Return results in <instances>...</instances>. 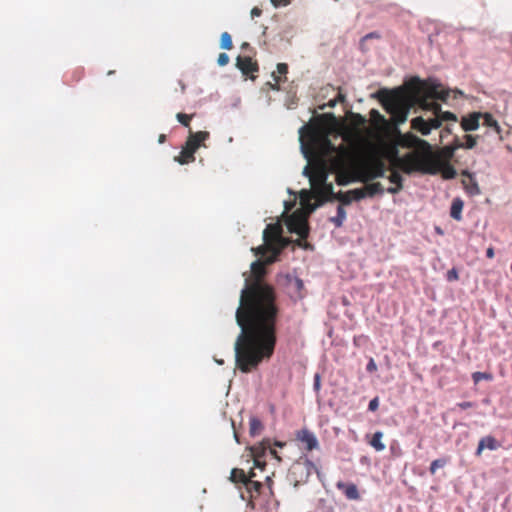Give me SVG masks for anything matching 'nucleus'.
I'll return each mask as SVG.
<instances>
[{
    "mask_svg": "<svg viewBox=\"0 0 512 512\" xmlns=\"http://www.w3.org/2000/svg\"><path fill=\"white\" fill-rule=\"evenodd\" d=\"M265 274L264 262L256 260L251 264L235 313L241 328L234 345L235 363L243 373H249L262 361L269 360L277 343L279 307L274 288L263 280Z\"/></svg>",
    "mask_w": 512,
    "mask_h": 512,
    "instance_id": "nucleus-1",
    "label": "nucleus"
},
{
    "mask_svg": "<svg viewBox=\"0 0 512 512\" xmlns=\"http://www.w3.org/2000/svg\"><path fill=\"white\" fill-rule=\"evenodd\" d=\"M449 93L443 90L439 85H431L422 92L421 87H416L410 95H404L400 92H390L386 98V110L390 113L395 125L404 123L407 120L409 111L414 104L431 115L426 118L423 116L415 117L411 120V128L426 136L433 129L441 127L443 122H457V116L449 111H442L441 105L433 99L446 101Z\"/></svg>",
    "mask_w": 512,
    "mask_h": 512,
    "instance_id": "nucleus-2",
    "label": "nucleus"
},
{
    "mask_svg": "<svg viewBox=\"0 0 512 512\" xmlns=\"http://www.w3.org/2000/svg\"><path fill=\"white\" fill-rule=\"evenodd\" d=\"M309 147H304L305 157L310 161L304 168V175L309 178L313 190L327 181L330 171L329 158L334 155L336 146L328 136H320L314 129L309 130Z\"/></svg>",
    "mask_w": 512,
    "mask_h": 512,
    "instance_id": "nucleus-3",
    "label": "nucleus"
},
{
    "mask_svg": "<svg viewBox=\"0 0 512 512\" xmlns=\"http://www.w3.org/2000/svg\"><path fill=\"white\" fill-rule=\"evenodd\" d=\"M330 171L336 174L338 185H347L358 181V160L355 151L348 146L336 147L329 159Z\"/></svg>",
    "mask_w": 512,
    "mask_h": 512,
    "instance_id": "nucleus-4",
    "label": "nucleus"
},
{
    "mask_svg": "<svg viewBox=\"0 0 512 512\" xmlns=\"http://www.w3.org/2000/svg\"><path fill=\"white\" fill-rule=\"evenodd\" d=\"M432 163L431 154L420 155L414 152L408 153L403 157H396L393 161V165L406 174L413 172L428 174V172H434L435 169L431 166Z\"/></svg>",
    "mask_w": 512,
    "mask_h": 512,
    "instance_id": "nucleus-5",
    "label": "nucleus"
},
{
    "mask_svg": "<svg viewBox=\"0 0 512 512\" xmlns=\"http://www.w3.org/2000/svg\"><path fill=\"white\" fill-rule=\"evenodd\" d=\"M209 136L210 134L207 131L192 132L190 130L185 145L182 147L179 156L175 157V161L181 165L193 162L195 160V152Z\"/></svg>",
    "mask_w": 512,
    "mask_h": 512,
    "instance_id": "nucleus-6",
    "label": "nucleus"
},
{
    "mask_svg": "<svg viewBox=\"0 0 512 512\" xmlns=\"http://www.w3.org/2000/svg\"><path fill=\"white\" fill-rule=\"evenodd\" d=\"M386 165L381 160H375L366 165L358 164V181L368 183L369 181L385 176Z\"/></svg>",
    "mask_w": 512,
    "mask_h": 512,
    "instance_id": "nucleus-7",
    "label": "nucleus"
},
{
    "mask_svg": "<svg viewBox=\"0 0 512 512\" xmlns=\"http://www.w3.org/2000/svg\"><path fill=\"white\" fill-rule=\"evenodd\" d=\"M287 228L291 233L297 234L302 239H307L309 236V224L307 217L301 211L293 212L286 221Z\"/></svg>",
    "mask_w": 512,
    "mask_h": 512,
    "instance_id": "nucleus-8",
    "label": "nucleus"
},
{
    "mask_svg": "<svg viewBox=\"0 0 512 512\" xmlns=\"http://www.w3.org/2000/svg\"><path fill=\"white\" fill-rule=\"evenodd\" d=\"M263 240L266 245H273L277 252L283 249L287 241L282 237V226L279 223L268 224L263 232Z\"/></svg>",
    "mask_w": 512,
    "mask_h": 512,
    "instance_id": "nucleus-9",
    "label": "nucleus"
},
{
    "mask_svg": "<svg viewBox=\"0 0 512 512\" xmlns=\"http://www.w3.org/2000/svg\"><path fill=\"white\" fill-rule=\"evenodd\" d=\"M395 143L403 148L423 147L430 148L427 141L420 139L413 133H401L398 129L395 130Z\"/></svg>",
    "mask_w": 512,
    "mask_h": 512,
    "instance_id": "nucleus-10",
    "label": "nucleus"
},
{
    "mask_svg": "<svg viewBox=\"0 0 512 512\" xmlns=\"http://www.w3.org/2000/svg\"><path fill=\"white\" fill-rule=\"evenodd\" d=\"M431 160L433 163L431 166L435 169L434 172H428V174L435 175L437 173H441V176L446 179H454L457 175L455 168L446 161H443L439 155H432Z\"/></svg>",
    "mask_w": 512,
    "mask_h": 512,
    "instance_id": "nucleus-11",
    "label": "nucleus"
},
{
    "mask_svg": "<svg viewBox=\"0 0 512 512\" xmlns=\"http://www.w3.org/2000/svg\"><path fill=\"white\" fill-rule=\"evenodd\" d=\"M296 440L300 442L305 450L312 451L319 448L316 435L307 428L300 429L295 434Z\"/></svg>",
    "mask_w": 512,
    "mask_h": 512,
    "instance_id": "nucleus-12",
    "label": "nucleus"
},
{
    "mask_svg": "<svg viewBox=\"0 0 512 512\" xmlns=\"http://www.w3.org/2000/svg\"><path fill=\"white\" fill-rule=\"evenodd\" d=\"M314 193L319 198L320 204L323 202H331L336 200L337 193L333 191V185L331 183L324 182L315 188Z\"/></svg>",
    "mask_w": 512,
    "mask_h": 512,
    "instance_id": "nucleus-13",
    "label": "nucleus"
},
{
    "mask_svg": "<svg viewBox=\"0 0 512 512\" xmlns=\"http://www.w3.org/2000/svg\"><path fill=\"white\" fill-rule=\"evenodd\" d=\"M363 198H365L364 190L357 188L347 192L339 191L335 199L341 202V205L343 206L349 205L353 200L359 201Z\"/></svg>",
    "mask_w": 512,
    "mask_h": 512,
    "instance_id": "nucleus-14",
    "label": "nucleus"
},
{
    "mask_svg": "<svg viewBox=\"0 0 512 512\" xmlns=\"http://www.w3.org/2000/svg\"><path fill=\"white\" fill-rule=\"evenodd\" d=\"M289 295L293 300H299L304 297V283L301 279L295 277L288 280Z\"/></svg>",
    "mask_w": 512,
    "mask_h": 512,
    "instance_id": "nucleus-15",
    "label": "nucleus"
},
{
    "mask_svg": "<svg viewBox=\"0 0 512 512\" xmlns=\"http://www.w3.org/2000/svg\"><path fill=\"white\" fill-rule=\"evenodd\" d=\"M482 117L481 112H473L461 119V128L465 131H474L479 127V121Z\"/></svg>",
    "mask_w": 512,
    "mask_h": 512,
    "instance_id": "nucleus-16",
    "label": "nucleus"
},
{
    "mask_svg": "<svg viewBox=\"0 0 512 512\" xmlns=\"http://www.w3.org/2000/svg\"><path fill=\"white\" fill-rule=\"evenodd\" d=\"M236 66L244 75H249L258 71L257 63L253 62L248 56H238L236 59Z\"/></svg>",
    "mask_w": 512,
    "mask_h": 512,
    "instance_id": "nucleus-17",
    "label": "nucleus"
},
{
    "mask_svg": "<svg viewBox=\"0 0 512 512\" xmlns=\"http://www.w3.org/2000/svg\"><path fill=\"white\" fill-rule=\"evenodd\" d=\"M336 487L338 490L342 491L343 494L349 500H359L360 494L357 486L354 483H345L343 481H338L336 483Z\"/></svg>",
    "mask_w": 512,
    "mask_h": 512,
    "instance_id": "nucleus-18",
    "label": "nucleus"
},
{
    "mask_svg": "<svg viewBox=\"0 0 512 512\" xmlns=\"http://www.w3.org/2000/svg\"><path fill=\"white\" fill-rule=\"evenodd\" d=\"M500 447L499 442L493 436H486L480 439L476 450V455L480 456L484 449L496 450Z\"/></svg>",
    "mask_w": 512,
    "mask_h": 512,
    "instance_id": "nucleus-19",
    "label": "nucleus"
},
{
    "mask_svg": "<svg viewBox=\"0 0 512 512\" xmlns=\"http://www.w3.org/2000/svg\"><path fill=\"white\" fill-rule=\"evenodd\" d=\"M462 174H463V176L468 177L467 180L464 179L462 181L466 192L469 195H471V196H475V195L480 194V188H479L478 183L476 182V180L473 178L472 174L469 173L468 171H463Z\"/></svg>",
    "mask_w": 512,
    "mask_h": 512,
    "instance_id": "nucleus-20",
    "label": "nucleus"
},
{
    "mask_svg": "<svg viewBox=\"0 0 512 512\" xmlns=\"http://www.w3.org/2000/svg\"><path fill=\"white\" fill-rule=\"evenodd\" d=\"M359 189L364 190L365 197H373L384 193V188L380 182L366 184L365 187Z\"/></svg>",
    "mask_w": 512,
    "mask_h": 512,
    "instance_id": "nucleus-21",
    "label": "nucleus"
},
{
    "mask_svg": "<svg viewBox=\"0 0 512 512\" xmlns=\"http://www.w3.org/2000/svg\"><path fill=\"white\" fill-rule=\"evenodd\" d=\"M247 493L249 494V498H256L260 495L262 489V483L259 481H255L249 478L248 482L245 485Z\"/></svg>",
    "mask_w": 512,
    "mask_h": 512,
    "instance_id": "nucleus-22",
    "label": "nucleus"
},
{
    "mask_svg": "<svg viewBox=\"0 0 512 512\" xmlns=\"http://www.w3.org/2000/svg\"><path fill=\"white\" fill-rule=\"evenodd\" d=\"M463 206L464 203L460 198L453 199L450 209V216L457 221L462 220Z\"/></svg>",
    "mask_w": 512,
    "mask_h": 512,
    "instance_id": "nucleus-23",
    "label": "nucleus"
},
{
    "mask_svg": "<svg viewBox=\"0 0 512 512\" xmlns=\"http://www.w3.org/2000/svg\"><path fill=\"white\" fill-rule=\"evenodd\" d=\"M481 118L483 119V125L492 128L500 136V139H502V136H501L502 129H501L500 125L498 124V122L494 119L492 114L482 113Z\"/></svg>",
    "mask_w": 512,
    "mask_h": 512,
    "instance_id": "nucleus-24",
    "label": "nucleus"
},
{
    "mask_svg": "<svg viewBox=\"0 0 512 512\" xmlns=\"http://www.w3.org/2000/svg\"><path fill=\"white\" fill-rule=\"evenodd\" d=\"M230 480L233 483H242L244 486L249 480L243 469L234 468L231 471Z\"/></svg>",
    "mask_w": 512,
    "mask_h": 512,
    "instance_id": "nucleus-25",
    "label": "nucleus"
},
{
    "mask_svg": "<svg viewBox=\"0 0 512 512\" xmlns=\"http://www.w3.org/2000/svg\"><path fill=\"white\" fill-rule=\"evenodd\" d=\"M383 438V432L376 431L373 435L371 440L369 441V444L376 450V451H383L385 449V445L382 442Z\"/></svg>",
    "mask_w": 512,
    "mask_h": 512,
    "instance_id": "nucleus-26",
    "label": "nucleus"
},
{
    "mask_svg": "<svg viewBox=\"0 0 512 512\" xmlns=\"http://www.w3.org/2000/svg\"><path fill=\"white\" fill-rule=\"evenodd\" d=\"M249 426V432L252 436L259 435L263 430V424L257 417L250 418Z\"/></svg>",
    "mask_w": 512,
    "mask_h": 512,
    "instance_id": "nucleus-27",
    "label": "nucleus"
},
{
    "mask_svg": "<svg viewBox=\"0 0 512 512\" xmlns=\"http://www.w3.org/2000/svg\"><path fill=\"white\" fill-rule=\"evenodd\" d=\"M346 219V211L342 205L337 207V215L335 217H331L330 221L337 227H341Z\"/></svg>",
    "mask_w": 512,
    "mask_h": 512,
    "instance_id": "nucleus-28",
    "label": "nucleus"
},
{
    "mask_svg": "<svg viewBox=\"0 0 512 512\" xmlns=\"http://www.w3.org/2000/svg\"><path fill=\"white\" fill-rule=\"evenodd\" d=\"M288 72V65L286 63H279L277 65V74L273 73L272 76L276 82V84H279L282 81L281 76H284V80L286 79V74Z\"/></svg>",
    "mask_w": 512,
    "mask_h": 512,
    "instance_id": "nucleus-29",
    "label": "nucleus"
},
{
    "mask_svg": "<svg viewBox=\"0 0 512 512\" xmlns=\"http://www.w3.org/2000/svg\"><path fill=\"white\" fill-rule=\"evenodd\" d=\"M220 47L225 50L233 48L232 38L228 32H223L220 37Z\"/></svg>",
    "mask_w": 512,
    "mask_h": 512,
    "instance_id": "nucleus-30",
    "label": "nucleus"
},
{
    "mask_svg": "<svg viewBox=\"0 0 512 512\" xmlns=\"http://www.w3.org/2000/svg\"><path fill=\"white\" fill-rule=\"evenodd\" d=\"M268 250H272L274 255L279 253V252H277L276 247H274L273 245H266L265 242L263 245L252 249V251L255 253V255H261V256H264Z\"/></svg>",
    "mask_w": 512,
    "mask_h": 512,
    "instance_id": "nucleus-31",
    "label": "nucleus"
},
{
    "mask_svg": "<svg viewBox=\"0 0 512 512\" xmlns=\"http://www.w3.org/2000/svg\"><path fill=\"white\" fill-rule=\"evenodd\" d=\"M302 468H305L306 469V472H307V476L310 474V471L311 469H315V466L313 464V462H311L310 460L308 459H305V461L303 463L301 462H297L296 464H294L293 466V470L296 472L298 470H301Z\"/></svg>",
    "mask_w": 512,
    "mask_h": 512,
    "instance_id": "nucleus-32",
    "label": "nucleus"
},
{
    "mask_svg": "<svg viewBox=\"0 0 512 512\" xmlns=\"http://www.w3.org/2000/svg\"><path fill=\"white\" fill-rule=\"evenodd\" d=\"M447 464L446 458L436 459L431 462L429 472L434 475L438 468H442Z\"/></svg>",
    "mask_w": 512,
    "mask_h": 512,
    "instance_id": "nucleus-33",
    "label": "nucleus"
},
{
    "mask_svg": "<svg viewBox=\"0 0 512 512\" xmlns=\"http://www.w3.org/2000/svg\"><path fill=\"white\" fill-rule=\"evenodd\" d=\"M492 378V374L487 372H474L472 374V379L475 384H478L482 380H492Z\"/></svg>",
    "mask_w": 512,
    "mask_h": 512,
    "instance_id": "nucleus-34",
    "label": "nucleus"
},
{
    "mask_svg": "<svg viewBox=\"0 0 512 512\" xmlns=\"http://www.w3.org/2000/svg\"><path fill=\"white\" fill-rule=\"evenodd\" d=\"M195 114H185V113H177L176 118L177 120L185 127H190V122Z\"/></svg>",
    "mask_w": 512,
    "mask_h": 512,
    "instance_id": "nucleus-35",
    "label": "nucleus"
},
{
    "mask_svg": "<svg viewBox=\"0 0 512 512\" xmlns=\"http://www.w3.org/2000/svg\"><path fill=\"white\" fill-rule=\"evenodd\" d=\"M455 151L456 150H454V148L451 145L445 146L441 151V154L443 156V158L441 159L443 161L449 162L453 158Z\"/></svg>",
    "mask_w": 512,
    "mask_h": 512,
    "instance_id": "nucleus-36",
    "label": "nucleus"
},
{
    "mask_svg": "<svg viewBox=\"0 0 512 512\" xmlns=\"http://www.w3.org/2000/svg\"><path fill=\"white\" fill-rule=\"evenodd\" d=\"M465 138V149H473L477 144V136L466 134Z\"/></svg>",
    "mask_w": 512,
    "mask_h": 512,
    "instance_id": "nucleus-37",
    "label": "nucleus"
},
{
    "mask_svg": "<svg viewBox=\"0 0 512 512\" xmlns=\"http://www.w3.org/2000/svg\"><path fill=\"white\" fill-rule=\"evenodd\" d=\"M389 181L395 185H403V178L397 171H392L390 176L388 177Z\"/></svg>",
    "mask_w": 512,
    "mask_h": 512,
    "instance_id": "nucleus-38",
    "label": "nucleus"
},
{
    "mask_svg": "<svg viewBox=\"0 0 512 512\" xmlns=\"http://www.w3.org/2000/svg\"><path fill=\"white\" fill-rule=\"evenodd\" d=\"M446 279L449 282L457 281L459 279L458 271L455 268L450 269L446 274Z\"/></svg>",
    "mask_w": 512,
    "mask_h": 512,
    "instance_id": "nucleus-39",
    "label": "nucleus"
},
{
    "mask_svg": "<svg viewBox=\"0 0 512 512\" xmlns=\"http://www.w3.org/2000/svg\"><path fill=\"white\" fill-rule=\"evenodd\" d=\"M229 56L226 53H220L217 59L219 66H225L229 63Z\"/></svg>",
    "mask_w": 512,
    "mask_h": 512,
    "instance_id": "nucleus-40",
    "label": "nucleus"
},
{
    "mask_svg": "<svg viewBox=\"0 0 512 512\" xmlns=\"http://www.w3.org/2000/svg\"><path fill=\"white\" fill-rule=\"evenodd\" d=\"M450 145L454 148V150L465 148V143L462 142L457 136L454 137Z\"/></svg>",
    "mask_w": 512,
    "mask_h": 512,
    "instance_id": "nucleus-41",
    "label": "nucleus"
},
{
    "mask_svg": "<svg viewBox=\"0 0 512 512\" xmlns=\"http://www.w3.org/2000/svg\"><path fill=\"white\" fill-rule=\"evenodd\" d=\"M295 244L304 249H312V246L306 241V239H302L301 237L295 241Z\"/></svg>",
    "mask_w": 512,
    "mask_h": 512,
    "instance_id": "nucleus-42",
    "label": "nucleus"
},
{
    "mask_svg": "<svg viewBox=\"0 0 512 512\" xmlns=\"http://www.w3.org/2000/svg\"><path fill=\"white\" fill-rule=\"evenodd\" d=\"M379 407V398L378 397H375L373 398L370 402H369V406H368V409L370 411H376Z\"/></svg>",
    "mask_w": 512,
    "mask_h": 512,
    "instance_id": "nucleus-43",
    "label": "nucleus"
},
{
    "mask_svg": "<svg viewBox=\"0 0 512 512\" xmlns=\"http://www.w3.org/2000/svg\"><path fill=\"white\" fill-rule=\"evenodd\" d=\"M366 370L368 372H375L377 370V364H376V362L374 361L373 358H370V360H369V362H368V364L366 366Z\"/></svg>",
    "mask_w": 512,
    "mask_h": 512,
    "instance_id": "nucleus-44",
    "label": "nucleus"
},
{
    "mask_svg": "<svg viewBox=\"0 0 512 512\" xmlns=\"http://www.w3.org/2000/svg\"><path fill=\"white\" fill-rule=\"evenodd\" d=\"M475 404L473 402H470V401H464V402H460L457 404V407H459L460 409H468V408H472L474 407Z\"/></svg>",
    "mask_w": 512,
    "mask_h": 512,
    "instance_id": "nucleus-45",
    "label": "nucleus"
},
{
    "mask_svg": "<svg viewBox=\"0 0 512 512\" xmlns=\"http://www.w3.org/2000/svg\"><path fill=\"white\" fill-rule=\"evenodd\" d=\"M353 119L357 125H363L366 122V119L360 114H353Z\"/></svg>",
    "mask_w": 512,
    "mask_h": 512,
    "instance_id": "nucleus-46",
    "label": "nucleus"
},
{
    "mask_svg": "<svg viewBox=\"0 0 512 512\" xmlns=\"http://www.w3.org/2000/svg\"><path fill=\"white\" fill-rule=\"evenodd\" d=\"M403 188V185H395L394 187H389L387 189V192L390 193V194H397L398 192H400Z\"/></svg>",
    "mask_w": 512,
    "mask_h": 512,
    "instance_id": "nucleus-47",
    "label": "nucleus"
},
{
    "mask_svg": "<svg viewBox=\"0 0 512 512\" xmlns=\"http://www.w3.org/2000/svg\"><path fill=\"white\" fill-rule=\"evenodd\" d=\"M274 6H286L290 3V0H271Z\"/></svg>",
    "mask_w": 512,
    "mask_h": 512,
    "instance_id": "nucleus-48",
    "label": "nucleus"
},
{
    "mask_svg": "<svg viewBox=\"0 0 512 512\" xmlns=\"http://www.w3.org/2000/svg\"><path fill=\"white\" fill-rule=\"evenodd\" d=\"M261 14H262V10L260 8H258V7L252 8V10H251L252 18L259 17Z\"/></svg>",
    "mask_w": 512,
    "mask_h": 512,
    "instance_id": "nucleus-49",
    "label": "nucleus"
},
{
    "mask_svg": "<svg viewBox=\"0 0 512 512\" xmlns=\"http://www.w3.org/2000/svg\"><path fill=\"white\" fill-rule=\"evenodd\" d=\"M314 388L315 390L320 389V376L318 374H316L314 378Z\"/></svg>",
    "mask_w": 512,
    "mask_h": 512,
    "instance_id": "nucleus-50",
    "label": "nucleus"
},
{
    "mask_svg": "<svg viewBox=\"0 0 512 512\" xmlns=\"http://www.w3.org/2000/svg\"><path fill=\"white\" fill-rule=\"evenodd\" d=\"M266 484H267V486L269 488L270 494L273 495V489H272L273 481H272V479L269 476L266 477Z\"/></svg>",
    "mask_w": 512,
    "mask_h": 512,
    "instance_id": "nucleus-51",
    "label": "nucleus"
},
{
    "mask_svg": "<svg viewBox=\"0 0 512 512\" xmlns=\"http://www.w3.org/2000/svg\"><path fill=\"white\" fill-rule=\"evenodd\" d=\"M486 256H487L488 258H490V259L494 257V248H493V247H489V248H487V250H486Z\"/></svg>",
    "mask_w": 512,
    "mask_h": 512,
    "instance_id": "nucleus-52",
    "label": "nucleus"
},
{
    "mask_svg": "<svg viewBox=\"0 0 512 512\" xmlns=\"http://www.w3.org/2000/svg\"><path fill=\"white\" fill-rule=\"evenodd\" d=\"M338 100L337 99H331L326 105L330 108H333L337 105Z\"/></svg>",
    "mask_w": 512,
    "mask_h": 512,
    "instance_id": "nucleus-53",
    "label": "nucleus"
},
{
    "mask_svg": "<svg viewBox=\"0 0 512 512\" xmlns=\"http://www.w3.org/2000/svg\"><path fill=\"white\" fill-rule=\"evenodd\" d=\"M326 118L330 119L333 123H336L337 122V119L335 117L334 114L330 113V114H326L325 115Z\"/></svg>",
    "mask_w": 512,
    "mask_h": 512,
    "instance_id": "nucleus-54",
    "label": "nucleus"
},
{
    "mask_svg": "<svg viewBox=\"0 0 512 512\" xmlns=\"http://www.w3.org/2000/svg\"><path fill=\"white\" fill-rule=\"evenodd\" d=\"M335 99H337L338 102H344L345 101V95H343L341 92H339Z\"/></svg>",
    "mask_w": 512,
    "mask_h": 512,
    "instance_id": "nucleus-55",
    "label": "nucleus"
},
{
    "mask_svg": "<svg viewBox=\"0 0 512 512\" xmlns=\"http://www.w3.org/2000/svg\"><path fill=\"white\" fill-rule=\"evenodd\" d=\"M165 141H166V135L165 134H160L159 138H158V142L162 144Z\"/></svg>",
    "mask_w": 512,
    "mask_h": 512,
    "instance_id": "nucleus-56",
    "label": "nucleus"
},
{
    "mask_svg": "<svg viewBox=\"0 0 512 512\" xmlns=\"http://www.w3.org/2000/svg\"><path fill=\"white\" fill-rule=\"evenodd\" d=\"M269 453L273 455L276 459L280 460V457L277 455V452L274 449L270 448Z\"/></svg>",
    "mask_w": 512,
    "mask_h": 512,
    "instance_id": "nucleus-57",
    "label": "nucleus"
},
{
    "mask_svg": "<svg viewBox=\"0 0 512 512\" xmlns=\"http://www.w3.org/2000/svg\"><path fill=\"white\" fill-rule=\"evenodd\" d=\"M255 476H256V474L253 471H250L249 475H247V477H249L251 479H253Z\"/></svg>",
    "mask_w": 512,
    "mask_h": 512,
    "instance_id": "nucleus-58",
    "label": "nucleus"
},
{
    "mask_svg": "<svg viewBox=\"0 0 512 512\" xmlns=\"http://www.w3.org/2000/svg\"><path fill=\"white\" fill-rule=\"evenodd\" d=\"M443 131H444V132H447V133H451V129H450L448 126H447V127H445Z\"/></svg>",
    "mask_w": 512,
    "mask_h": 512,
    "instance_id": "nucleus-59",
    "label": "nucleus"
},
{
    "mask_svg": "<svg viewBox=\"0 0 512 512\" xmlns=\"http://www.w3.org/2000/svg\"><path fill=\"white\" fill-rule=\"evenodd\" d=\"M254 462H255V464H256L257 466H260V461H259V459H258L257 457H255Z\"/></svg>",
    "mask_w": 512,
    "mask_h": 512,
    "instance_id": "nucleus-60",
    "label": "nucleus"
},
{
    "mask_svg": "<svg viewBox=\"0 0 512 512\" xmlns=\"http://www.w3.org/2000/svg\"><path fill=\"white\" fill-rule=\"evenodd\" d=\"M248 47H249L248 43L245 42V43L242 44V49H245V48H248Z\"/></svg>",
    "mask_w": 512,
    "mask_h": 512,
    "instance_id": "nucleus-61",
    "label": "nucleus"
},
{
    "mask_svg": "<svg viewBox=\"0 0 512 512\" xmlns=\"http://www.w3.org/2000/svg\"><path fill=\"white\" fill-rule=\"evenodd\" d=\"M276 446H279V447H282L284 444L283 443H280V442H276L275 443Z\"/></svg>",
    "mask_w": 512,
    "mask_h": 512,
    "instance_id": "nucleus-62",
    "label": "nucleus"
},
{
    "mask_svg": "<svg viewBox=\"0 0 512 512\" xmlns=\"http://www.w3.org/2000/svg\"><path fill=\"white\" fill-rule=\"evenodd\" d=\"M234 436H235L236 441L239 443L238 435L235 433Z\"/></svg>",
    "mask_w": 512,
    "mask_h": 512,
    "instance_id": "nucleus-63",
    "label": "nucleus"
},
{
    "mask_svg": "<svg viewBox=\"0 0 512 512\" xmlns=\"http://www.w3.org/2000/svg\"><path fill=\"white\" fill-rule=\"evenodd\" d=\"M267 262H268V263H271V262H273V258H271V259H268V261H267Z\"/></svg>",
    "mask_w": 512,
    "mask_h": 512,
    "instance_id": "nucleus-64",
    "label": "nucleus"
}]
</instances>
